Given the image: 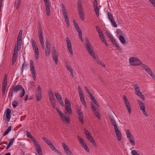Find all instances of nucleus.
I'll list each match as a JSON object with an SVG mask.
<instances>
[{
    "label": "nucleus",
    "instance_id": "1",
    "mask_svg": "<svg viewBox=\"0 0 155 155\" xmlns=\"http://www.w3.org/2000/svg\"><path fill=\"white\" fill-rule=\"evenodd\" d=\"M85 40L86 44V48L87 50L90 55L93 57L96 61H97V60H98L97 58L96 57L94 53L93 47L91 46V43L90 42L89 39L87 38H85Z\"/></svg>",
    "mask_w": 155,
    "mask_h": 155
},
{
    "label": "nucleus",
    "instance_id": "2",
    "mask_svg": "<svg viewBox=\"0 0 155 155\" xmlns=\"http://www.w3.org/2000/svg\"><path fill=\"white\" fill-rule=\"evenodd\" d=\"M38 33L39 40L42 49L45 48V45L43 41V31L42 28L40 24H38Z\"/></svg>",
    "mask_w": 155,
    "mask_h": 155
},
{
    "label": "nucleus",
    "instance_id": "3",
    "mask_svg": "<svg viewBox=\"0 0 155 155\" xmlns=\"http://www.w3.org/2000/svg\"><path fill=\"white\" fill-rule=\"evenodd\" d=\"M31 42L32 44L33 49L35 53L36 59H38L39 57V51L36 43L33 39H31Z\"/></svg>",
    "mask_w": 155,
    "mask_h": 155
},
{
    "label": "nucleus",
    "instance_id": "4",
    "mask_svg": "<svg viewBox=\"0 0 155 155\" xmlns=\"http://www.w3.org/2000/svg\"><path fill=\"white\" fill-rule=\"evenodd\" d=\"M129 61L130 64L133 66H139L141 64L140 60L134 57L130 58Z\"/></svg>",
    "mask_w": 155,
    "mask_h": 155
},
{
    "label": "nucleus",
    "instance_id": "5",
    "mask_svg": "<svg viewBox=\"0 0 155 155\" xmlns=\"http://www.w3.org/2000/svg\"><path fill=\"white\" fill-rule=\"evenodd\" d=\"M30 68L31 71L32 77L34 81H35L36 78V71L35 70V67L34 66L33 62L32 60H30Z\"/></svg>",
    "mask_w": 155,
    "mask_h": 155
},
{
    "label": "nucleus",
    "instance_id": "6",
    "mask_svg": "<svg viewBox=\"0 0 155 155\" xmlns=\"http://www.w3.org/2000/svg\"><path fill=\"white\" fill-rule=\"evenodd\" d=\"M35 97L36 101H39L42 98L41 88L40 85H38L37 89L35 93Z\"/></svg>",
    "mask_w": 155,
    "mask_h": 155
},
{
    "label": "nucleus",
    "instance_id": "7",
    "mask_svg": "<svg viewBox=\"0 0 155 155\" xmlns=\"http://www.w3.org/2000/svg\"><path fill=\"white\" fill-rule=\"evenodd\" d=\"M46 44V49L45 50V55L47 56H48L50 52V46L51 44L48 39H47L45 41Z\"/></svg>",
    "mask_w": 155,
    "mask_h": 155
},
{
    "label": "nucleus",
    "instance_id": "8",
    "mask_svg": "<svg viewBox=\"0 0 155 155\" xmlns=\"http://www.w3.org/2000/svg\"><path fill=\"white\" fill-rule=\"evenodd\" d=\"M66 41L67 42V47L68 48V50L69 53L71 55H73V52L72 49V48L71 41L68 37L66 38Z\"/></svg>",
    "mask_w": 155,
    "mask_h": 155
},
{
    "label": "nucleus",
    "instance_id": "9",
    "mask_svg": "<svg viewBox=\"0 0 155 155\" xmlns=\"http://www.w3.org/2000/svg\"><path fill=\"white\" fill-rule=\"evenodd\" d=\"M78 138L79 140V142L84 149L87 152H89V149L86 144V143L82 138H80L79 136H78Z\"/></svg>",
    "mask_w": 155,
    "mask_h": 155
},
{
    "label": "nucleus",
    "instance_id": "10",
    "mask_svg": "<svg viewBox=\"0 0 155 155\" xmlns=\"http://www.w3.org/2000/svg\"><path fill=\"white\" fill-rule=\"evenodd\" d=\"M117 118V117L114 113L110 117L109 119L110 121L111 124L114 127L117 126L115 119Z\"/></svg>",
    "mask_w": 155,
    "mask_h": 155
},
{
    "label": "nucleus",
    "instance_id": "11",
    "mask_svg": "<svg viewBox=\"0 0 155 155\" xmlns=\"http://www.w3.org/2000/svg\"><path fill=\"white\" fill-rule=\"evenodd\" d=\"M94 11L97 17L99 15V9L98 7V3L97 0H94L93 4Z\"/></svg>",
    "mask_w": 155,
    "mask_h": 155
},
{
    "label": "nucleus",
    "instance_id": "12",
    "mask_svg": "<svg viewBox=\"0 0 155 155\" xmlns=\"http://www.w3.org/2000/svg\"><path fill=\"white\" fill-rule=\"evenodd\" d=\"M45 7L46 14L48 16L50 14V6L49 2L48 1L45 2Z\"/></svg>",
    "mask_w": 155,
    "mask_h": 155
},
{
    "label": "nucleus",
    "instance_id": "13",
    "mask_svg": "<svg viewBox=\"0 0 155 155\" xmlns=\"http://www.w3.org/2000/svg\"><path fill=\"white\" fill-rule=\"evenodd\" d=\"M63 147L67 155H73L69 147L64 143H62Z\"/></svg>",
    "mask_w": 155,
    "mask_h": 155
},
{
    "label": "nucleus",
    "instance_id": "14",
    "mask_svg": "<svg viewBox=\"0 0 155 155\" xmlns=\"http://www.w3.org/2000/svg\"><path fill=\"white\" fill-rule=\"evenodd\" d=\"M11 110L9 108H7L5 112V114L6 119L5 120V121L7 122H8L10 121L11 116Z\"/></svg>",
    "mask_w": 155,
    "mask_h": 155
},
{
    "label": "nucleus",
    "instance_id": "15",
    "mask_svg": "<svg viewBox=\"0 0 155 155\" xmlns=\"http://www.w3.org/2000/svg\"><path fill=\"white\" fill-rule=\"evenodd\" d=\"M7 76L6 74H5V75L3 80V81L2 84V90L5 91L6 90V87L7 86Z\"/></svg>",
    "mask_w": 155,
    "mask_h": 155
},
{
    "label": "nucleus",
    "instance_id": "16",
    "mask_svg": "<svg viewBox=\"0 0 155 155\" xmlns=\"http://www.w3.org/2000/svg\"><path fill=\"white\" fill-rule=\"evenodd\" d=\"M78 117L79 120L81 122L82 124L83 125L84 124V122L83 121V112L80 109H79L78 110Z\"/></svg>",
    "mask_w": 155,
    "mask_h": 155
},
{
    "label": "nucleus",
    "instance_id": "17",
    "mask_svg": "<svg viewBox=\"0 0 155 155\" xmlns=\"http://www.w3.org/2000/svg\"><path fill=\"white\" fill-rule=\"evenodd\" d=\"M78 11L80 18L83 21H84V15L83 8H78Z\"/></svg>",
    "mask_w": 155,
    "mask_h": 155
},
{
    "label": "nucleus",
    "instance_id": "18",
    "mask_svg": "<svg viewBox=\"0 0 155 155\" xmlns=\"http://www.w3.org/2000/svg\"><path fill=\"white\" fill-rule=\"evenodd\" d=\"M132 86L135 88V92L136 95L137 96L139 94H141V92L140 91V87L137 84H134Z\"/></svg>",
    "mask_w": 155,
    "mask_h": 155
},
{
    "label": "nucleus",
    "instance_id": "19",
    "mask_svg": "<svg viewBox=\"0 0 155 155\" xmlns=\"http://www.w3.org/2000/svg\"><path fill=\"white\" fill-rule=\"evenodd\" d=\"M52 55L53 60L54 61L56 64H58V57L57 51H55V50H54V51H53Z\"/></svg>",
    "mask_w": 155,
    "mask_h": 155
},
{
    "label": "nucleus",
    "instance_id": "20",
    "mask_svg": "<svg viewBox=\"0 0 155 155\" xmlns=\"http://www.w3.org/2000/svg\"><path fill=\"white\" fill-rule=\"evenodd\" d=\"M61 5L62 11L64 18H65L66 17H68L64 5L63 4H62Z\"/></svg>",
    "mask_w": 155,
    "mask_h": 155
},
{
    "label": "nucleus",
    "instance_id": "21",
    "mask_svg": "<svg viewBox=\"0 0 155 155\" xmlns=\"http://www.w3.org/2000/svg\"><path fill=\"white\" fill-rule=\"evenodd\" d=\"M100 40L102 41L104 44H105L107 46L108 45L107 41L105 39L104 36L102 33H101L99 35Z\"/></svg>",
    "mask_w": 155,
    "mask_h": 155
},
{
    "label": "nucleus",
    "instance_id": "22",
    "mask_svg": "<svg viewBox=\"0 0 155 155\" xmlns=\"http://www.w3.org/2000/svg\"><path fill=\"white\" fill-rule=\"evenodd\" d=\"M31 141H32L33 142L35 146V148L36 147H38V146H40L37 142L36 139L34 137L32 136L29 138Z\"/></svg>",
    "mask_w": 155,
    "mask_h": 155
},
{
    "label": "nucleus",
    "instance_id": "23",
    "mask_svg": "<svg viewBox=\"0 0 155 155\" xmlns=\"http://www.w3.org/2000/svg\"><path fill=\"white\" fill-rule=\"evenodd\" d=\"M14 93H15L19 91H21L23 88L22 86L20 85H18L16 86L15 87H14Z\"/></svg>",
    "mask_w": 155,
    "mask_h": 155
},
{
    "label": "nucleus",
    "instance_id": "24",
    "mask_svg": "<svg viewBox=\"0 0 155 155\" xmlns=\"http://www.w3.org/2000/svg\"><path fill=\"white\" fill-rule=\"evenodd\" d=\"M65 109L70 114H72V111L71 108V106H70L69 105H65Z\"/></svg>",
    "mask_w": 155,
    "mask_h": 155
},
{
    "label": "nucleus",
    "instance_id": "25",
    "mask_svg": "<svg viewBox=\"0 0 155 155\" xmlns=\"http://www.w3.org/2000/svg\"><path fill=\"white\" fill-rule=\"evenodd\" d=\"M80 101L84 105V107L86 108L87 107V104L86 102L84 100V96H83L80 97Z\"/></svg>",
    "mask_w": 155,
    "mask_h": 155
},
{
    "label": "nucleus",
    "instance_id": "26",
    "mask_svg": "<svg viewBox=\"0 0 155 155\" xmlns=\"http://www.w3.org/2000/svg\"><path fill=\"white\" fill-rule=\"evenodd\" d=\"M130 142L131 143L132 145L134 146L135 145V143L134 142L135 139L133 136H131V137H128Z\"/></svg>",
    "mask_w": 155,
    "mask_h": 155
},
{
    "label": "nucleus",
    "instance_id": "27",
    "mask_svg": "<svg viewBox=\"0 0 155 155\" xmlns=\"http://www.w3.org/2000/svg\"><path fill=\"white\" fill-rule=\"evenodd\" d=\"M14 87L12 86L9 90V91L8 95V97H9V96H11V97H12L13 95V92L14 93Z\"/></svg>",
    "mask_w": 155,
    "mask_h": 155
},
{
    "label": "nucleus",
    "instance_id": "28",
    "mask_svg": "<svg viewBox=\"0 0 155 155\" xmlns=\"http://www.w3.org/2000/svg\"><path fill=\"white\" fill-rule=\"evenodd\" d=\"M18 51V46H17L16 44H15L13 56H17Z\"/></svg>",
    "mask_w": 155,
    "mask_h": 155
},
{
    "label": "nucleus",
    "instance_id": "29",
    "mask_svg": "<svg viewBox=\"0 0 155 155\" xmlns=\"http://www.w3.org/2000/svg\"><path fill=\"white\" fill-rule=\"evenodd\" d=\"M38 155H43L40 146H38L35 148Z\"/></svg>",
    "mask_w": 155,
    "mask_h": 155
},
{
    "label": "nucleus",
    "instance_id": "30",
    "mask_svg": "<svg viewBox=\"0 0 155 155\" xmlns=\"http://www.w3.org/2000/svg\"><path fill=\"white\" fill-rule=\"evenodd\" d=\"M119 39L120 40L121 42L123 44H124L126 43V41L124 37L122 35H120L119 37Z\"/></svg>",
    "mask_w": 155,
    "mask_h": 155
},
{
    "label": "nucleus",
    "instance_id": "31",
    "mask_svg": "<svg viewBox=\"0 0 155 155\" xmlns=\"http://www.w3.org/2000/svg\"><path fill=\"white\" fill-rule=\"evenodd\" d=\"M91 97H90L92 101L98 107H99V105L97 101L94 97L93 96L91 95Z\"/></svg>",
    "mask_w": 155,
    "mask_h": 155
},
{
    "label": "nucleus",
    "instance_id": "32",
    "mask_svg": "<svg viewBox=\"0 0 155 155\" xmlns=\"http://www.w3.org/2000/svg\"><path fill=\"white\" fill-rule=\"evenodd\" d=\"M67 69L68 70V71L70 72L71 74L72 78H73L74 77V70L73 69L71 68L70 67H68L67 68Z\"/></svg>",
    "mask_w": 155,
    "mask_h": 155
},
{
    "label": "nucleus",
    "instance_id": "33",
    "mask_svg": "<svg viewBox=\"0 0 155 155\" xmlns=\"http://www.w3.org/2000/svg\"><path fill=\"white\" fill-rule=\"evenodd\" d=\"M15 140V139L14 138H12L11 139V141L9 142L7 146V147L6 149V150H7L8 149L11 147V146L13 144V142Z\"/></svg>",
    "mask_w": 155,
    "mask_h": 155
},
{
    "label": "nucleus",
    "instance_id": "34",
    "mask_svg": "<svg viewBox=\"0 0 155 155\" xmlns=\"http://www.w3.org/2000/svg\"><path fill=\"white\" fill-rule=\"evenodd\" d=\"M54 95L56 97V99L58 101H59V100L60 99H62L61 95L60 94L56 92H55L54 93Z\"/></svg>",
    "mask_w": 155,
    "mask_h": 155
},
{
    "label": "nucleus",
    "instance_id": "35",
    "mask_svg": "<svg viewBox=\"0 0 155 155\" xmlns=\"http://www.w3.org/2000/svg\"><path fill=\"white\" fill-rule=\"evenodd\" d=\"M84 131L85 135L86 136V137L87 139L88 138H90L89 137L91 135L90 133L86 129V128L84 129Z\"/></svg>",
    "mask_w": 155,
    "mask_h": 155
},
{
    "label": "nucleus",
    "instance_id": "36",
    "mask_svg": "<svg viewBox=\"0 0 155 155\" xmlns=\"http://www.w3.org/2000/svg\"><path fill=\"white\" fill-rule=\"evenodd\" d=\"M52 105V107L54 108H55V106H56V99H52L51 100H49Z\"/></svg>",
    "mask_w": 155,
    "mask_h": 155
},
{
    "label": "nucleus",
    "instance_id": "37",
    "mask_svg": "<svg viewBox=\"0 0 155 155\" xmlns=\"http://www.w3.org/2000/svg\"><path fill=\"white\" fill-rule=\"evenodd\" d=\"M12 129V126H10L5 131L3 134V136H5L6 135L8 134L9 132L11 131Z\"/></svg>",
    "mask_w": 155,
    "mask_h": 155
},
{
    "label": "nucleus",
    "instance_id": "38",
    "mask_svg": "<svg viewBox=\"0 0 155 155\" xmlns=\"http://www.w3.org/2000/svg\"><path fill=\"white\" fill-rule=\"evenodd\" d=\"M116 137L118 141H120L122 138L121 133V132L116 134Z\"/></svg>",
    "mask_w": 155,
    "mask_h": 155
},
{
    "label": "nucleus",
    "instance_id": "39",
    "mask_svg": "<svg viewBox=\"0 0 155 155\" xmlns=\"http://www.w3.org/2000/svg\"><path fill=\"white\" fill-rule=\"evenodd\" d=\"M127 109L128 110L129 113L130 114L131 112V108L130 103L128 104L125 105Z\"/></svg>",
    "mask_w": 155,
    "mask_h": 155
},
{
    "label": "nucleus",
    "instance_id": "40",
    "mask_svg": "<svg viewBox=\"0 0 155 155\" xmlns=\"http://www.w3.org/2000/svg\"><path fill=\"white\" fill-rule=\"evenodd\" d=\"M78 8H83V6L81 4L82 3V1L81 0H78Z\"/></svg>",
    "mask_w": 155,
    "mask_h": 155
},
{
    "label": "nucleus",
    "instance_id": "41",
    "mask_svg": "<svg viewBox=\"0 0 155 155\" xmlns=\"http://www.w3.org/2000/svg\"><path fill=\"white\" fill-rule=\"evenodd\" d=\"M22 92L20 93V97L22 98L25 94V91L24 88L23 89L21 90Z\"/></svg>",
    "mask_w": 155,
    "mask_h": 155
},
{
    "label": "nucleus",
    "instance_id": "42",
    "mask_svg": "<svg viewBox=\"0 0 155 155\" xmlns=\"http://www.w3.org/2000/svg\"><path fill=\"white\" fill-rule=\"evenodd\" d=\"M61 119L62 120L64 121H65L68 123H69V118H68L64 116Z\"/></svg>",
    "mask_w": 155,
    "mask_h": 155
},
{
    "label": "nucleus",
    "instance_id": "43",
    "mask_svg": "<svg viewBox=\"0 0 155 155\" xmlns=\"http://www.w3.org/2000/svg\"><path fill=\"white\" fill-rule=\"evenodd\" d=\"M96 28L97 31L99 35L101 33H103L102 31L101 30V29L98 26L96 25Z\"/></svg>",
    "mask_w": 155,
    "mask_h": 155
},
{
    "label": "nucleus",
    "instance_id": "44",
    "mask_svg": "<svg viewBox=\"0 0 155 155\" xmlns=\"http://www.w3.org/2000/svg\"><path fill=\"white\" fill-rule=\"evenodd\" d=\"M123 99L125 105L128 104L130 103L128 100L125 95L123 96Z\"/></svg>",
    "mask_w": 155,
    "mask_h": 155
},
{
    "label": "nucleus",
    "instance_id": "45",
    "mask_svg": "<svg viewBox=\"0 0 155 155\" xmlns=\"http://www.w3.org/2000/svg\"><path fill=\"white\" fill-rule=\"evenodd\" d=\"M94 113L98 119H101L100 114L99 112L96 110Z\"/></svg>",
    "mask_w": 155,
    "mask_h": 155
},
{
    "label": "nucleus",
    "instance_id": "46",
    "mask_svg": "<svg viewBox=\"0 0 155 155\" xmlns=\"http://www.w3.org/2000/svg\"><path fill=\"white\" fill-rule=\"evenodd\" d=\"M85 89L86 91L88 94L89 95V96L90 97H91V95L93 96V95L91 94V92L88 90L87 87L86 86H85Z\"/></svg>",
    "mask_w": 155,
    "mask_h": 155
},
{
    "label": "nucleus",
    "instance_id": "47",
    "mask_svg": "<svg viewBox=\"0 0 155 155\" xmlns=\"http://www.w3.org/2000/svg\"><path fill=\"white\" fill-rule=\"evenodd\" d=\"M107 14L108 15V18L110 21H111V20L114 19L113 17L112 14L110 13V12H108Z\"/></svg>",
    "mask_w": 155,
    "mask_h": 155
},
{
    "label": "nucleus",
    "instance_id": "48",
    "mask_svg": "<svg viewBox=\"0 0 155 155\" xmlns=\"http://www.w3.org/2000/svg\"><path fill=\"white\" fill-rule=\"evenodd\" d=\"M18 105V103L16 101H14L12 103V105L14 107H15Z\"/></svg>",
    "mask_w": 155,
    "mask_h": 155
},
{
    "label": "nucleus",
    "instance_id": "49",
    "mask_svg": "<svg viewBox=\"0 0 155 155\" xmlns=\"http://www.w3.org/2000/svg\"><path fill=\"white\" fill-rule=\"evenodd\" d=\"M65 105H69L71 106L70 101L67 98H65Z\"/></svg>",
    "mask_w": 155,
    "mask_h": 155
},
{
    "label": "nucleus",
    "instance_id": "50",
    "mask_svg": "<svg viewBox=\"0 0 155 155\" xmlns=\"http://www.w3.org/2000/svg\"><path fill=\"white\" fill-rule=\"evenodd\" d=\"M65 22L66 23V25L68 27H69V18L68 17L64 18Z\"/></svg>",
    "mask_w": 155,
    "mask_h": 155
},
{
    "label": "nucleus",
    "instance_id": "51",
    "mask_svg": "<svg viewBox=\"0 0 155 155\" xmlns=\"http://www.w3.org/2000/svg\"><path fill=\"white\" fill-rule=\"evenodd\" d=\"M114 127V129L115 130V132L116 133V134L117 133H120V132L117 126Z\"/></svg>",
    "mask_w": 155,
    "mask_h": 155
},
{
    "label": "nucleus",
    "instance_id": "52",
    "mask_svg": "<svg viewBox=\"0 0 155 155\" xmlns=\"http://www.w3.org/2000/svg\"><path fill=\"white\" fill-rule=\"evenodd\" d=\"M126 134L127 137H131V136H133L130 133V132L129 130H127V132H126Z\"/></svg>",
    "mask_w": 155,
    "mask_h": 155
},
{
    "label": "nucleus",
    "instance_id": "53",
    "mask_svg": "<svg viewBox=\"0 0 155 155\" xmlns=\"http://www.w3.org/2000/svg\"><path fill=\"white\" fill-rule=\"evenodd\" d=\"M96 62L98 64H100L103 67H105V64L101 61L98 60H97V61H96Z\"/></svg>",
    "mask_w": 155,
    "mask_h": 155
},
{
    "label": "nucleus",
    "instance_id": "54",
    "mask_svg": "<svg viewBox=\"0 0 155 155\" xmlns=\"http://www.w3.org/2000/svg\"><path fill=\"white\" fill-rule=\"evenodd\" d=\"M21 0H16L17 3V5L16 8V9H19L20 4V3Z\"/></svg>",
    "mask_w": 155,
    "mask_h": 155
},
{
    "label": "nucleus",
    "instance_id": "55",
    "mask_svg": "<svg viewBox=\"0 0 155 155\" xmlns=\"http://www.w3.org/2000/svg\"><path fill=\"white\" fill-rule=\"evenodd\" d=\"M110 22L114 27H117V24L115 21H114V19L111 20Z\"/></svg>",
    "mask_w": 155,
    "mask_h": 155
},
{
    "label": "nucleus",
    "instance_id": "56",
    "mask_svg": "<svg viewBox=\"0 0 155 155\" xmlns=\"http://www.w3.org/2000/svg\"><path fill=\"white\" fill-rule=\"evenodd\" d=\"M91 108L93 110V112H94L95 111H96V107L93 104H91Z\"/></svg>",
    "mask_w": 155,
    "mask_h": 155
},
{
    "label": "nucleus",
    "instance_id": "57",
    "mask_svg": "<svg viewBox=\"0 0 155 155\" xmlns=\"http://www.w3.org/2000/svg\"><path fill=\"white\" fill-rule=\"evenodd\" d=\"M145 70L149 74H150L152 72V71L150 70V68L148 67L147 68H145Z\"/></svg>",
    "mask_w": 155,
    "mask_h": 155
},
{
    "label": "nucleus",
    "instance_id": "58",
    "mask_svg": "<svg viewBox=\"0 0 155 155\" xmlns=\"http://www.w3.org/2000/svg\"><path fill=\"white\" fill-rule=\"evenodd\" d=\"M25 62L24 61V63H23L22 65V67L21 68V70L22 72L23 71L24 69H25V67L27 66V64H25Z\"/></svg>",
    "mask_w": 155,
    "mask_h": 155
},
{
    "label": "nucleus",
    "instance_id": "59",
    "mask_svg": "<svg viewBox=\"0 0 155 155\" xmlns=\"http://www.w3.org/2000/svg\"><path fill=\"white\" fill-rule=\"evenodd\" d=\"M49 146L51 148V150L53 151H54L56 149L54 146V145H53L52 143H51L49 145Z\"/></svg>",
    "mask_w": 155,
    "mask_h": 155
},
{
    "label": "nucleus",
    "instance_id": "60",
    "mask_svg": "<svg viewBox=\"0 0 155 155\" xmlns=\"http://www.w3.org/2000/svg\"><path fill=\"white\" fill-rule=\"evenodd\" d=\"M131 153L133 155H140L135 150H132L131 151Z\"/></svg>",
    "mask_w": 155,
    "mask_h": 155
},
{
    "label": "nucleus",
    "instance_id": "61",
    "mask_svg": "<svg viewBox=\"0 0 155 155\" xmlns=\"http://www.w3.org/2000/svg\"><path fill=\"white\" fill-rule=\"evenodd\" d=\"M79 97L84 96L82 90L78 91Z\"/></svg>",
    "mask_w": 155,
    "mask_h": 155
},
{
    "label": "nucleus",
    "instance_id": "62",
    "mask_svg": "<svg viewBox=\"0 0 155 155\" xmlns=\"http://www.w3.org/2000/svg\"><path fill=\"white\" fill-rule=\"evenodd\" d=\"M139 106L141 110L145 109L144 105L143 103L140 105Z\"/></svg>",
    "mask_w": 155,
    "mask_h": 155
},
{
    "label": "nucleus",
    "instance_id": "63",
    "mask_svg": "<svg viewBox=\"0 0 155 155\" xmlns=\"http://www.w3.org/2000/svg\"><path fill=\"white\" fill-rule=\"evenodd\" d=\"M141 94H139V95H137L138 96L140 97V98L142 99L143 100H144L145 99V97H144L143 95V94L142 93H141Z\"/></svg>",
    "mask_w": 155,
    "mask_h": 155
},
{
    "label": "nucleus",
    "instance_id": "64",
    "mask_svg": "<svg viewBox=\"0 0 155 155\" xmlns=\"http://www.w3.org/2000/svg\"><path fill=\"white\" fill-rule=\"evenodd\" d=\"M105 32L106 34V35H107V37H108L109 38H110L111 37H112V35H111V34L109 32H108V31H105Z\"/></svg>",
    "mask_w": 155,
    "mask_h": 155
}]
</instances>
